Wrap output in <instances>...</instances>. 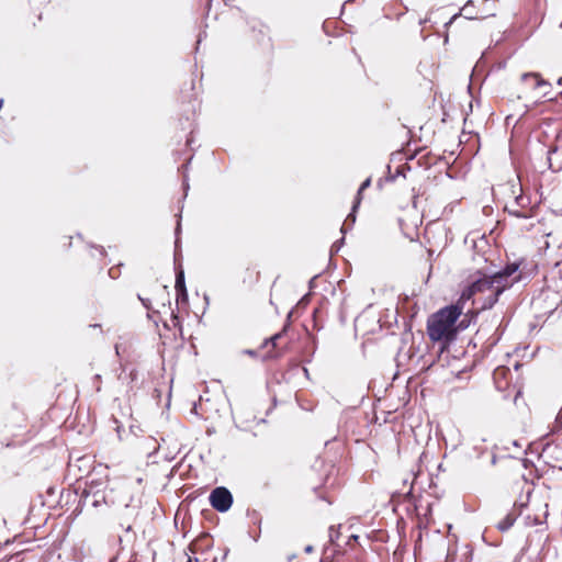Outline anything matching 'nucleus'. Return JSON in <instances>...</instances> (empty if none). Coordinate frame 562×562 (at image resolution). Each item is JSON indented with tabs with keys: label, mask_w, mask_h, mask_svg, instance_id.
I'll return each mask as SVG.
<instances>
[{
	"label": "nucleus",
	"mask_w": 562,
	"mask_h": 562,
	"mask_svg": "<svg viewBox=\"0 0 562 562\" xmlns=\"http://www.w3.org/2000/svg\"><path fill=\"white\" fill-rule=\"evenodd\" d=\"M370 184H371V179H370V178H368L367 180H364V181L361 183V186H360V188H359V190H358V192H357V198H356V201H355V203H353L352 211H351V213L347 216V218H346V223H347V222H349V221H351V223H355V221H356L355 213H356V210L358 209V206H359V204H360V202H361L362 192H363L367 188H369V187H370Z\"/></svg>",
	"instance_id": "obj_5"
},
{
	"label": "nucleus",
	"mask_w": 562,
	"mask_h": 562,
	"mask_svg": "<svg viewBox=\"0 0 562 562\" xmlns=\"http://www.w3.org/2000/svg\"><path fill=\"white\" fill-rule=\"evenodd\" d=\"M176 290L178 292V296L181 297L183 301L187 300V289L184 283V273L182 270L177 272L176 276Z\"/></svg>",
	"instance_id": "obj_7"
},
{
	"label": "nucleus",
	"mask_w": 562,
	"mask_h": 562,
	"mask_svg": "<svg viewBox=\"0 0 562 562\" xmlns=\"http://www.w3.org/2000/svg\"><path fill=\"white\" fill-rule=\"evenodd\" d=\"M517 516L515 514H507L503 520L497 524V528L501 531H507L516 521Z\"/></svg>",
	"instance_id": "obj_9"
},
{
	"label": "nucleus",
	"mask_w": 562,
	"mask_h": 562,
	"mask_svg": "<svg viewBox=\"0 0 562 562\" xmlns=\"http://www.w3.org/2000/svg\"><path fill=\"white\" fill-rule=\"evenodd\" d=\"M179 229H180V223L178 222V224H177V231H176V233H177V234H178Z\"/></svg>",
	"instance_id": "obj_17"
},
{
	"label": "nucleus",
	"mask_w": 562,
	"mask_h": 562,
	"mask_svg": "<svg viewBox=\"0 0 562 562\" xmlns=\"http://www.w3.org/2000/svg\"><path fill=\"white\" fill-rule=\"evenodd\" d=\"M461 310L451 305L439 310L427 322V334L432 341L449 339L453 335V326Z\"/></svg>",
	"instance_id": "obj_2"
},
{
	"label": "nucleus",
	"mask_w": 562,
	"mask_h": 562,
	"mask_svg": "<svg viewBox=\"0 0 562 562\" xmlns=\"http://www.w3.org/2000/svg\"><path fill=\"white\" fill-rule=\"evenodd\" d=\"M518 268L519 266L517 263H510L499 271L483 274L463 290L460 300L467 301L482 293L485 294L482 308L493 307L498 296L519 280V276H514L518 271Z\"/></svg>",
	"instance_id": "obj_1"
},
{
	"label": "nucleus",
	"mask_w": 562,
	"mask_h": 562,
	"mask_svg": "<svg viewBox=\"0 0 562 562\" xmlns=\"http://www.w3.org/2000/svg\"><path fill=\"white\" fill-rule=\"evenodd\" d=\"M339 537V532L338 531H335V527L334 526H330L329 527V540L330 542H335V540Z\"/></svg>",
	"instance_id": "obj_12"
},
{
	"label": "nucleus",
	"mask_w": 562,
	"mask_h": 562,
	"mask_svg": "<svg viewBox=\"0 0 562 562\" xmlns=\"http://www.w3.org/2000/svg\"><path fill=\"white\" fill-rule=\"evenodd\" d=\"M314 550L313 546L308 544L304 548L305 553H312Z\"/></svg>",
	"instance_id": "obj_15"
},
{
	"label": "nucleus",
	"mask_w": 562,
	"mask_h": 562,
	"mask_svg": "<svg viewBox=\"0 0 562 562\" xmlns=\"http://www.w3.org/2000/svg\"><path fill=\"white\" fill-rule=\"evenodd\" d=\"M558 154H559L558 149H552V150H549V153H548V161H549L550 168L552 170H560L562 168L561 165H559L558 167L553 166V159L555 158V156H558Z\"/></svg>",
	"instance_id": "obj_10"
},
{
	"label": "nucleus",
	"mask_w": 562,
	"mask_h": 562,
	"mask_svg": "<svg viewBox=\"0 0 562 562\" xmlns=\"http://www.w3.org/2000/svg\"><path fill=\"white\" fill-rule=\"evenodd\" d=\"M473 5V1L469 0L465 5L461 9V11L459 13H456L447 23H446V26H449L450 24L453 23V21L459 16L461 15L462 13L464 14V16L467 19H475V16L472 14L470 8Z\"/></svg>",
	"instance_id": "obj_8"
},
{
	"label": "nucleus",
	"mask_w": 562,
	"mask_h": 562,
	"mask_svg": "<svg viewBox=\"0 0 562 562\" xmlns=\"http://www.w3.org/2000/svg\"><path fill=\"white\" fill-rule=\"evenodd\" d=\"M352 540H357L358 539V536L353 535L351 536Z\"/></svg>",
	"instance_id": "obj_19"
},
{
	"label": "nucleus",
	"mask_w": 562,
	"mask_h": 562,
	"mask_svg": "<svg viewBox=\"0 0 562 562\" xmlns=\"http://www.w3.org/2000/svg\"><path fill=\"white\" fill-rule=\"evenodd\" d=\"M558 83L562 86V77L558 80Z\"/></svg>",
	"instance_id": "obj_18"
},
{
	"label": "nucleus",
	"mask_w": 562,
	"mask_h": 562,
	"mask_svg": "<svg viewBox=\"0 0 562 562\" xmlns=\"http://www.w3.org/2000/svg\"><path fill=\"white\" fill-rule=\"evenodd\" d=\"M525 200H526V199H525L524 196H518V198L516 199L515 203H516L517 205H521V206H524V202H525Z\"/></svg>",
	"instance_id": "obj_14"
},
{
	"label": "nucleus",
	"mask_w": 562,
	"mask_h": 562,
	"mask_svg": "<svg viewBox=\"0 0 562 562\" xmlns=\"http://www.w3.org/2000/svg\"><path fill=\"white\" fill-rule=\"evenodd\" d=\"M281 335H282L281 333L273 335V336L269 339V341H270V342H272L273 345H276V341H278V339L281 337Z\"/></svg>",
	"instance_id": "obj_13"
},
{
	"label": "nucleus",
	"mask_w": 562,
	"mask_h": 562,
	"mask_svg": "<svg viewBox=\"0 0 562 562\" xmlns=\"http://www.w3.org/2000/svg\"><path fill=\"white\" fill-rule=\"evenodd\" d=\"M209 498L212 507L221 513L227 512L233 504L232 493L223 486L214 488Z\"/></svg>",
	"instance_id": "obj_3"
},
{
	"label": "nucleus",
	"mask_w": 562,
	"mask_h": 562,
	"mask_svg": "<svg viewBox=\"0 0 562 562\" xmlns=\"http://www.w3.org/2000/svg\"><path fill=\"white\" fill-rule=\"evenodd\" d=\"M102 483H98L92 480L88 486L87 496L92 497V506L99 507L102 504L113 503V499L110 498L109 494H105L101 488Z\"/></svg>",
	"instance_id": "obj_4"
},
{
	"label": "nucleus",
	"mask_w": 562,
	"mask_h": 562,
	"mask_svg": "<svg viewBox=\"0 0 562 562\" xmlns=\"http://www.w3.org/2000/svg\"><path fill=\"white\" fill-rule=\"evenodd\" d=\"M506 210L508 211L509 214H512V215H514L516 217L526 218V217L529 216L528 211H519L517 209L509 207V206H507Z\"/></svg>",
	"instance_id": "obj_11"
},
{
	"label": "nucleus",
	"mask_w": 562,
	"mask_h": 562,
	"mask_svg": "<svg viewBox=\"0 0 562 562\" xmlns=\"http://www.w3.org/2000/svg\"><path fill=\"white\" fill-rule=\"evenodd\" d=\"M336 248V251L339 249V246H337V243L333 244V248Z\"/></svg>",
	"instance_id": "obj_16"
},
{
	"label": "nucleus",
	"mask_w": 562,
	"mask_h": 562,
	"mask_svg": "<svg viewBox=\"0 0 562 562\" xmlns=\"http://www.w3.org/2000/svg\"><path fill=\"white\" fill-rule=\"evenodd\" d=\"M188 562H192L191 558L188 559Z\"/></svg>",
	"instance_id": "obj_20"
},
{
	"label": "nucleus",
	"mask_w": 562,
	"mask_h": 562,
	"mask_svg": "<svg viewBox=\"0 0 562 562\" xmlns=\"http://www.w3.org/2000/svg\"><path fill=\"white\" fill-rule=\"evenodd\" d=\"M532 80L533 88L535 89H541V88H548L550 85L540 78L539 74L537 72H526L521 76L522 81Z\"/></svg>",
	"instance_id": "obj_6"
}]
</instances>
